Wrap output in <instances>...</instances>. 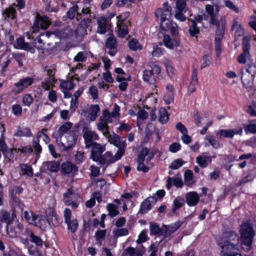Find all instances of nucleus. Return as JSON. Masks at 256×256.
<instances>
[{"label": "nucleus", "instance_id": "f257e3e1", "mask_svg": "<svg viewBox=\"0 0 256 256\" xmlns=\"http://www.w3.org/2000/svg\"><path fill=\"white\" fill-rule=\"evenodd\" d=\"M239 237L237 234L232 231L224 232L219 242L223 255L232 256L239 252Z\"/></svg>", "mask_w": 256, "mask_h": 256}, {"label": "nucleus", "instance_id": "f03ea898", "mask_svg": "<svg viewBox=\"0 0 256 256\" xmlns=\"http://www.w3.org/2000/svg\"><path fill=\"white\" fill-rule=\"evenodd\" d=\"M205 10L206 14L202 15L198 14L196 16L194 20L195 22H201L203 20H208L210 18L209 24L215 26L219 29H224L225 23V18L223 16L220 18V20H218L219 9L216 6L214 9L213 6L211 4H206L205 6Z\"/></svg>", "mask_w": 256, "mask_h": 256}, {"label": "nucleus", "instance_id": "7ed1b4c3", "mask_svg": "<svg viewBox=\"0 0 256 256\" xmlns=\"http://www.w3.org/2000/svg\"><path fill=\"white\" fill-rule=\"evenodd\" d=\"M90 20L89 18H84L81 20L78 29L75 30L74 31L72 30L70 34L68 32V30H62L58 28L50 32V33L47 32L46 36L49 37L50 34H54L60 40L66 39L70 36H74L77 37L80 34H82L86 32V28L90 24Z\"/></svg>", "mask_w": 256, "mask_h": 256}, {"label": "nucleus", "instance_id": "20e7f679", "mask_svg": "<svg viewBox=\"0 0 256 256\" xmlns=\"http://www.w3.org/2000/svg\"><path fill=\"white\" fill-rule=\"evenodd\" d=\"M240 234L242 241V248L246 251L251 248L253 238L254 236V231L248 222H244L240 226Z\"/></svg>", "mask_w": 256, "mask_h": 256}, {"label": "nucleus", "instance_id": "39448f33", "mask_svg": "<svg viewBox=\"0 0 256 256\" xmlns=\"http://www.w3.org/2000/svg\"><path fill=\"white\" fill-rule=\"evenodd\" d=\"M154 156V154L152 152H150L148 148H142L138 154L137 170L144 172H148L150 168L152 166L150 160Z\"/></svg>", "mask_w": 256, "mask_h": 256}, {"label": "nucleus", "instance_id": "423d86ee", "mask_svg": "<svg viewBox=\"0 0 256 256\" xmlns=\"http://www.w3.org/2000/svg\"><path fill=\"white\" fill-rule=\"evenodd\" d=\"M77 140V136L74 131H70L64 136L58 139L56 138V142L62 150H68L75 145Z\"/></svg>", "mask_w": 256, "mask_h": 256}, {"label": "nucleus", "instance_id": "0eeeda50", "mask_svg": "<svg viewBox=\"0 0 256 256\" xmlns=\"http://www.w3.org/2000/svg\"><path fill=\"white\" fill-rule=\"evenodd\" d=\"M104 150V148L102 145L98 143H94L92 145L91 158L94 162H98L100 164L106 165L108 157H110V152H106L102 156V154Z\"/></svg>", "mask_w": 256, "mask_h": 256}, {"label": "nucleus", "instance_id": "6e6552de", "mask_svg": "<svg viewBox=\"0 0 256 256\" xmlns=\"http://www.w3.org/2000/svg\"><path fill=\"white\" fill-rule=\"evenodd\" d=\"M64 197L66 205L72 206L74 208L78 206L81 199L78 194L74 192L72 188L68 189L67 192L64 194Z\"/></svg>", "mask_w": 256, "mask_h": 256}, {"label": "nucleus", "instance_id": "1a4fd4ad", "mask_svg": "<svg viewBox=\"0 0 256 256\" xmlns=\"http://www.w3.org/2000/svg\"><path fill=\"white\" fill-rule=\"evenodd\" d=\"M50 24V22L48 16H40L37 14L31 30L32 32L37 33L39 32L40 28L46 30L48 28Z\"/></svg>", "mask_w": 256, "mask_h": 256}, {"label": "nucleus", "instance_id": "9d476101", "mask_svg": "<svg viewBox=\"0 0 256 256\" xmlns=\"http://www.w3.org/2000/svg\"><path fill=\"white\" fill-rule=\"evenodd\" d=\"M118 20L116 25L118 28V36L121 38L124 37L128 33V24L129 21L126 19V16L120 15L116 17Z\"/></svg>", "mask_w": 256, "mask_h": 256}, {"label": "nucleus", "instance_id": "9b49d317", "mask_svg": "<svg viewBox=\"0 0 256 256\" xmlns=\"http://www.w3.org/2000/svg\"><path fill=\"white\" fill-rule=\"evenodd\" d=\"M83 138L84 140L86 148H89L94 144V140H98L99 136L96 132L88 128L84 129L83 133Z\"/></svg>", "mask_w": 256, "mask_h": 256}, {"label": "nucleus", "instance_id": "f8f14e48", "mask_svg": "<svg viewBox=\"0 0 256 256\" xmlns=\"http://www.w3.org/2000/svg\"><path fill=\"white\" fill-rule=\"evenodd\" d=\"M172 14V7L168 2L164 3L162 8H158L155 12L156 16L160 18V20L169 18Z\"/></svg>", "mask_w": 256, "mask_h": 256}, {"label": "nucleus", "instance_id": "ddd939ff", "mask_svg": "<svg viewBox=\"0 0 256 256\" xmlns=\"http://www.w3.org/2000/svg\"><path fill=\"white\" fill-rule=\"evenodd\" d=\"M145 252V247L143 245H138L136 248L132 246L127 248L122 256H143Z\"/></svg>", "mask_w": 256, "mask_h": 256}, {"label": "nucleus", "instance_id": "4468645a", "mask_svg": "<svg viewBox=\"0 0 256 256\" xmlns=\"http://www.w3.org/2000/svg\"><path fill=\"white\" fill-rule=\"evenodd\" d=\"M160 21V28L164 31L170 30L172 35H176L178 34V26L176 24L173 22L166 18Z\"/></svg>", "mask_w": 256, "mask_h": 256}, {"label": "nucleus", "instance_id": "2eb2a0df", "mask_svg": "<svg viewBox=\"0 0 256 256\" xmlns=\"http://www.w3.org/2000/svg\"><path fill=\"white\" fill-rule=\"evenodd\" d=\"M34 78L26 77L20 79L17 82L14 84V86L17 88L18 92H20L31 86L34 83Z\"/></svg>", "mask_w": 256, "mask_h": 256}, {"label": "nucleus", "instance_id": "dca6fc26", "mask_svg": "<svg viewBox=\"0 0 256 256\" xmlns=\"http://www.w3.org/2000/svg\"><path fill=\"white\" fill-rule=\"evenodd\" d=\"M0 217V220L2 222H5L6 224V228H8V226L12 224L14 218L16 217V214L14 211H2Z\"/></svg>", "mask_w": 256, "mask_h": 256}, {"label": "nucleus", "instance_id": "f3484780", "mask_svg": "<svg viewBox=\"0 0 256 256\" xmlns=\"http://www.w3.org/2000/svg\"><path fill=\"white\" fill-rule=\"evenodd\" d=\"M156 202L154 197L151 196L146 199L140 204L139 212L144 214L148 212Z\"/></svg>", "mask_w": 256, "mask_h": 256}, {"label": "nucleus", "instance_id": "a211bd4d", "mask_svg": "<svg viewBox=\"0 0 256 256\" xmlns=\"http://www.w3.org/2000/svg\"><path fill=\"white\" fill-rule=\"evenodd\" d=\"M22 217L29 223L38 226V216L31 211L26 210L24 212Z\"/></svg>", "mask_w": 256, "mask_h": 256}, {"label": "nucleus", "instance_id": "6ab92c4d", "mask_svg": "<svg viewBox=\"0 0 256 256\" xmlns=\"http://www.w3.org/2000/svg\"><path fill=\"white\" fill-rule=\"evenodd\" d=\"M199 196L196 192H190L186 196V202L190 206H194L198 204L199 202Z\"/></svg>", "mask_w": 256, "mask_h": 256}, {"label": "nucleus", "instance_id": "aec40b11", "mask_svg": "<svg viewBox=\"0 0 256 256\" xmlns=\"http://www.w3.org/2000/svg\"><path fill=\"white\" fill-rule=\"evenodd\" d=\"M241 79L243 86L248 90H250L254 86V77L244 72H242Z\"/></svg>", "mask_w": 256, "mask_h": 256}, {"label": "nucleus", "instance_id": "412c9836", "mask_svg": "<svg viewBox=\"0 0 256 256\" xmlns=\"http://www.w3.org/2000/svg\"><path fill=\"white\" fill-rule=\"evenodd\" d=\"M16 16V9L12 7L7 8L2 12V18L4 20L9 21L10 20H14Z\"/></svg>", "mask_w": 256, "mask_h": 256}, {"label": "nucleus", "instance_id": "4be33fe9", "mask_svg": "<svg viewBox=\"0 0 256 256\" xmlns=\"http://www.w3.org/2000/svg\"><path fill=\"white\" fill-rule=\"evenodd\" d=\"M242 133V128H240L238 130H234L233 129L229 130H221L218 134H220V136L226 138H232L235 134L241 135ZM216 133V134H218Z\"/></svg>", "mask_w": 256, "mask_h": 256}, {"label": "nucleus", "instance_id": "5701e85b", "mask_svg": "<svg viewBox=\"0 0 256 256\" xmlns=\"http://www.w3.org/2000/svg\"><path fill=\"white\" fill-rule=\"evenodd\" d=\"M172 184L178 188H181L183 186V182L180 178L174 176L172 178L168 177L166 180V186L168 190H170Z\"/></svg>", "mask_w": 256, "mask_h": 256}, {"label": "nucleus", "instance_id": "b1692460", "mask_svg": "<svg viewBox=\"0 0 256 256\" xmlns=\"http://www.w3.org/2000/svg\"><path fill=\"white\" fill-rule=\"evenodd\" d=\"M16 44L17 46H16V48L30 51L32 53L34 52V49L30 46L28 43L24 42L23 38H18L17 39Z\"/></svg>", "mask_w": 256, "mask_h": 256}, {"label": "nucleus", "instance_id": "393cba45", "mask_svg": "<svg viewBox=\"0 0 256 256\" xmlns=\"http://www.w3.org/2000/svg\"><path fill=\"white\" fill-rule=\"evenodd\" d=\"M72 126V124L70 122H66L62 124L58 130V139L62 138L64 134H68V132L71 129ZM53 137L55 138L54 134H53Z\"/></svg>", "mask_w": 256, "mask_h": 256}, {"label": "nucleus", "instance_id": "a878e982", "mask_svg": "<svg viewBox=\"0 0 256 256\" xmlns=\"http://www.w3.org/2000/svg\"><path fill=\"white\" fill-rule=\"evenodd\" d=\"M97 128L102 133L106 138L110 137V134L108 130V124L104 120H102V118H100L97 124Z\"/></svg>", "mask_w": 256, "mask_h": 256}, {"label": "nucleus", "instance_id": "bb28decb", "mask_svg": "<svg viewBox=\"0 0 256 256\" xmlns=\"http://www.w3.org/2000/svg\"><path fill=\"white\" fill-rule=\"evenodd\" d=\"M125 149L126 148H118V150L114 156H113L112 154L110 152V157H108L106 166L120 160L124 156Z\"/></svg>", "mask_w": 256, "mask_h": 256}, {"label": "nucleus", "instance_id": "cd10ccee", "mask_svg": "<svg viewBox=\"0 0 256 256\" xmlns=\"http://www.w3.org/2000/svg\"><path fill=\"white\" fill-rule=\"evenodd\" d=\"M100 112V108L98 104L92 105L89 108L88 118L91 121H94L98 116Z\"/></svg>", "mask_w": 256, "mask_h": 256}, {"label": "nucleus", "instance_id": "c85d7f7f", "mask_svg": "<svg viewBox=\"0 0 256 256\" xmlns=\"http://www.w3.org/2000/svg\"><path fill=\"white\" fill-rule=\"evenodd\" d=\"M30 233H32V231L28 228H26L24 232H22L21 234L18 236L20 242L24 246H28L29 244L30 240Z\"/></svg>", "mask_w": 256, "mask_h": 256}, {"label": "nucleus", "instance_id": "c756f323", "mask_svg": "<svg viewBox=\"0 0 256 256\" xmlns=\"http://www.w3.org/2000/svg\"><path fill=\"white\" fill-rule=\"evenodd\" d=\"M107 138L108 142L113 144L115 146L118 148H126V141L121 140L118 136L116 135L112 138L110 134V137Z\"/></svg>", "mask_w": 256, "mask_h": 256}, {"label": "nucleus", "instance_id": "7c9ffc66", "mask_svg": "<svg viewBox=\"0 0 256 256\" xmlns=\"http://www.w3.org/2000/svg\"><path fill=\"white\" fill-rule=\"evenodd\" d=\"M212 162V157L206 156H198L196 158V162L202 168H206Z\"/></svg>", "mask_w": 256, "mask_h": 256}, {"label": "nucleus", "instance_id": "2f4dec72", "mask_svg": "<svg viewBox=\"0 0 256 256\" xmlns=\"http://www.w3.org/2000/svg\"><path fill=\"white\" fill-rule=\"evenodd\" d=\"M97 24L98 25L97 32L100 34H104L106 30V19L104 17H100L97 20Z\"/></svg>", "mask_w": 256, "mask_h": 256}, {"label": "nucleus", "instance_id": "473e14b6", "mask_svg": "<svg viewBox=\"0 0 256 256\" xmlns=\"http://www.w3.org/2000/svg\"><path fill=\"white\" fill-rule=\"evenodd\" d=\"M46 168L50 172H57L60 168V164L58 161H49L44 163Z\"/></svg>", "mask_w": 256, "mask_h": 256}, {"label": "nucleus", "instance_id": "72a5a7b5", "mask_svg": "<svg viewBox=\"0 0 256 256\" xmlns=\"http://www.w3.org/2000/svg\"><path fill=\"white\" fill-rule=\"evenodd\" d=\"M180 226V222H177L166 226L164 229L165 237L166 238L170 236L171 234L175 232Z\"/></svg>", "mask_w": 256, "mask_h": 256}, {"label": "nucleus", "instance_id": "f704fd0d", "mask_svg": "<svg viewBox=\"0 0 256 256\" xmlns=\"http://www.w3.org/2000/svg\"><path fill=\"white\" fill-rule=\"evenodd\" d=\"M194 182L192 172L190 170H186L184 172V182L185 185L191 186Z\"/></svg>", "mask_w": 256, "mask_h": 256}, {"label": "nucleus", "instance_id": "c9c22d12", "mask_svg": "<svg viewBox=\"0 0 256 256\" xmlns=\"http://www.w3.org/2000/svg\"><path fill=\"white\" fill-rule=\"evenodd\" d=\"M143 80L149 84H154L155 81L154 73L150 69H146L143 71Z\"/></svg>", "mask_w": 256, "mask_h": 256}, {"label": "nucleus", "instance_id": "e433bc0d", "mask_svg": "<svg viewBox=\"0 0 256 256\" xmlns=\"http://www.w3.org/2000/svg\"><path fill=\"white\" fill-rule=\"evenodd\" d=\"M168 115L166 108H160L158 110V116L159 122L162 124H165L168 122Z\"/></svg>", "mask_w": 256, "mask_h": 256}, {"label": "nucleus", "instance_id": "4c0bfd02", "mask_svg": "<svg viewBox=\"0 0 256 256\" xmlns=\"http://www.w3.org/2000/svg\"><path fill=\"white\" fill-rule=\"evenodd\" d=\"M15 136H27L30 137L32 136L30 130L28 128H18L14 134Z\"/></svg>", "mask_w": 256, "mask_h": 256}, {"label": "nucleus", "instance_id": "58836bf2", "mask_svg": "<svg viewBox=\"0 0 256 256\" xmlns=\"http://www.w3.org/2000/svg\"><path fill=\"white\" fill-rule=\"evenodd\" d=\"M0 148L2 152L4 154L8 157L9 158L12 157V152L11 151L7 152L8 147L6 144L4 140V135L2 134L1 135V138H0Z\"/></svg>", "mask_w": 256, "mask_h": 256}, {"label": "nucleus", "instance_id": "ea45409f", "mask_svg": "<svg viewBox=\"0 0 256 256\" xmlns=\"http://www.w3.org/2000/svg\"><path fill=\"white\" fill-rule=\"evenodd\" d=\"M184 204V199L178 196L174 199L172 202V212L174 214L176 213V210L182 208Z\"/></svg>", "mask_w": 256, "mask_h": 256}, {"label": "nucleus", "instance_id": "a19ab883", "mask_svg": "<svg viewBox=\"0 0 256 256\" xmlns=\"http://www.w3.org/2000/svg\"><path fill=\"white\" fill-rule=\"evenodd\" d=\"M78 6L76 4H74L72 8H70L66 13L68 17L70 19H73L75 17L76 14V18L78 20V18L81 16V13L78 12Z\"/></svg>", "mask_w": 256, "mask_h": 256}, {"label": "nucleus", "instance_id": "79ce46f5", "mask_svg": "<svg viewBox=\"0 0 256 256\" xmlns=\"http://www.w3.org/2000/svg\"><path fill=\"white\" fill-rule=\"evenodd\" d=\"M54 78L48 77L41 82L42 88L46 90H48L54 86Z\"/></svg>", "mask_w": 256, "mask_h": 256}, {"label": "nucleus", "instance_id": "37998d69", "mask_svg": "<svg viewBox=\"0 0 256 256\" xmlns=\"http://www.w3.org/2000/svg\"><path fill=\"white\" fill-rule=\"evenodd\" d=\"M62 170L65 174H70L72 172L76 171L77 168L75 165L71 162H68L62 164Z\"/></svg>", "mask_w": 256, "mask_h": 256}, {"label": "nucleus", "instance_id": "c03bdc74", "mask_svg": "<svg viewBox=\"0 0 256 256\" xmlns=\"http://www.w3.org/2000/svg\"><path fill=\"white\" fill-rule=\"evenodd\" d=\"M188 21L191 22V25L188 29L190 34L192 36H194L199 32V28H198L196 23L194 20H188Z\"/></svg>", "mask_w": 256, "mask_h": 256}, {"label": "nucleus", "instance_id": "a18cd8bd", "mask_svg": "<svg viewBox=\"0 0 256 256\" xmlns=\"http://www.w3.org/2000/svg\"><path fill=\"white\" fill-rule=\"evenodd\" d=\"M204 139L208 140V142H206V146L211 145L214 148H218L220 146V144L218 141L214 138L212 136H206Z\"/></svg>", "mask_w": 256, "mask_h": 256}, {"label": "nucleus", "instance_id": "49530a36", "mask_svg": "<svg viewBox=\"0 0 256 256\" xmlns=\"http://www.w3.org/2000/svg\"><path fill=\"white\" fill-rule=\"evenodd\" d=\"M118 208V206L112 204H108L106 206V209L111 217H114L119 214Z\"/></svg>", "mask_w": 256, "mask_h": 256}, {"label": "nucleus", "instance_id": "de8ad7c7", "mask_svg": "<svg viewBox=\"0 0 256 256\" xmlns=\"http://www.w3.org/2000/svg\"><path fill=\"white\" fill-rule=\"evenodd\" d=\"M129 48L130 50L136 51L137 50H142V46L138 41L136 39H132L128 42Z\"/></svg>", "mask_w": 256, "mask_h": 256}, {"label": "nucleus", "instance_id": "09e8293b", "mask_svg": "<svg viewBox=\"0 0 256 256\" xmlns=\"http://www.w3.org/2000/svg\"><path fill=\"white\" fill-rule=\"evenodd\" d=\"M232 30H234L235 34L236 36H241L244 34V30L242 26L235 20L232 25Z\"/></svg>", "mask_w": 256, "mask_h": 256}, {"label": "nucleus", "instance_id": "8fccbe9b", "mask_svg": "<svg viewBox=\"0 0 256 256\" xmlns=\"http://www.w3.org/2000/svg\"><path fill=\"white\" fill-rule=\"evenodd\" d=\"M163 42L166 46L173 49L174 45V42L176 41L172 40L169 35L165 34L164 36Z\"/></svg>", "mask_w": 256, "mask_h": 256}, {"label": "nucleus", "instance_id": "3c124183", "mask_svg": "<svg viewBox=\"0 0 256 256\" xmlns=\"http://www.w3.org/2000/svg\"><path fill=\"white\" fill-rule=\"evenodd\" d=\"M60 87L64 90H70L74 87V84L72 80H62L60 84Z\"/></svg>", "mask_w": 256, "mask_h": 256}, {"label": "nucleus", "instance_id": "603ef678", "mask_svg": "<svg viewBox=\"0 0 256 256\" xmlns=\"http://www.w3.org/2000/svg\"><path fill=\"white\" fill-rule=\"evenodd\" d=\"M106 230H98L95 232L96 240L100 246L106 236Z\"/></svg>", "mask_w": 256, "mask_h": 256}, {"label": "nucleus", "instance_id": "864d4df0", "mask_svg": "<svg viewBox=\"0 0 256 256\" xmlns=\"http://www.w3.org/2000/svg\"><path fill=\"white\" fill-rule=\"evenodd\" d=\"M66 223L67 224L68 229L72 232L74 233L76 231L78 224L76 220L74 219Z\"/></svg>", "mask_w": 256, "mask_h": 256}, {"label": "nucleus", "instance_id": "5fc2aeb1", "mask_svg": "<svg viewBox=\"0 0 256 256\" xmlns=\"http://www.w3.org/2000/svg\"><path fill=\"white\" fill-rule=\"evenodd\" d=\"M185 162L180 158L174 160L170 164V168L172 170H177L181 167Z\"/></svg>", "mask_w": 256, "mask_h": 256}, {"label": "nucleus", "instance_id": "6e6d98bb", "mask_svg": "<svg viewBox=\"0 0 256 256\" xmlns=\"http://www.w3.org/2000/svg\"><path fill=\"white\" fill-rule=\"evenodd\" d=\"M12 56L16 61L18 63L19 66H23V60H24V54H22L13 53Z\"/></svg>", "mask_w": 256, "mask_h": 256}, {"label": "nucleus", "instance_id": "4d7b16f0", "mask_svg": "<svg viewBox=\"0 0 256 256\" xmlns=\"http://www.w3.org/2000/svg\"><path fill=\"white\" fill-rule=\"evenodd\" d=\"M46 131V130L44 128L41 131L39 132L37 134V140L39 141V139L42 138V140L46 143H48L50 141L49 137L44 132Z\"/></svg>", "mask_w": 256, "mask_h": 256}, {"label": "nucleus", "instance_id": "13d9d810", "mask_svg": "<svg viewBox=\"0 0 256 256\" xmlns=\"http://www.w3.org/2000/svg\"><path fill=\"white\" fill-rule=\"evenodd\" d=\"M113 234L115 236L120 237L127 236L128 234V231L127 228H120L114 230Z\"/></svg>", "mask_w": 256, "mask_h": 256}, {"label": "nucleus", "instance_id": "bf43d9fd", "mask_svg": "<svg viewBox=\"0 0 256 256\" xmlns=\"http://www.w3.org/2000/svg\"><path fill=\"white\" fill-rule=\"evenodd\" d=\"M102 120H104L106 123H112V118H113L112 114L108 110L105 109L102 112Z\"/></svg>", "mask_w": 256, "mask_h": 256}, {"label": "nucleus", "instance_id": "052dcab7", "mask_svg": "<svg viewBox=\"0 0 256 256\" xmlns=\"http://www.w3.org/2000/svg\"><path fill=\"white\" fill-rule=\"evenodd\" d=\"M245 74H247L254 77L256 74V65L254 64H248L246 65V72H245Z\"/></svg>", "mask_w": 256, "mask_h": 256}, {"label": "nucleus", "instance_id": "680f3d73", "mask_svg": "<svg viewBox=\"0 0 256 256\" xmlns=\"http://www.w3.org/2000/svg\"><path fill=\"white\" fill-rule=\"evenodd\" d=\"M48 221L50 224H52L54 226L58 224V222L56 213L52 212L51 214L48 216Z\"/></svg>", "mask_w": 256, "mask_h": 256}, {"label": "nucleus", "instance_id": "e2e57ef3", "mask_svg": "<svg viewBox=\"0 0 256 256\" xmlns=\"http://www.w3.org/2000/svg\"><path fill=\"white\" fill-rule=\"evenodd\" d=\"M148 239V236L146 235V232L142 230L138 235V238L136 240L138 245H142V243L146 242Z\"/></svg>", "mask_w": 256, "mask_h": 256}, {"label": "nucleus", "instance_id": "0e129e2a", "mask_svg": "<svg viewBox=\"0 0 256 256\" xmlns=\"http://www.w3.org/2000/svg\"><path fill=\"white\" fill-rule=\"evenodd\" d=\"M250 36H247L244 38L242 42V50L244 51L249 52L250 47Z\"/></svg>", "mask_w": 256, "mask_h": 256}, {"label": "nucleus", "instance_id": "69168bd1", "mask_svg": "<svg viewBox=\"0 0 256 256\" xmlns=\"http://www.w3.org/2000/svg\"><path fill=\"white\" fill-rule=\"evenodd\" d=\"M30 240L32 242L34 243L36 246H42V241L40 238L36 236L33 232L30 233Z\"/></svg>", "mask_w": 256, "mask_h": 256}, {"label": "nucleus", "instance_id": "338daca9", "mask_svg": "<svg viewBox=\"0 0 256 256\" xmlns=\"http://www.w3.org/2000/svg\"><path fill=\"white\" fill-rule=\"evenodd\" d=\"M250 56L249 52L244 51L238 58V61L240 64H245L246 62L247 58Z\"/></svg>", "mask_w": 256, "mask_h": 256}, {"label": "nucleus", "instance_id": "774afa93", "mask_svg": "<svg viewBox=\"0 0 256 256\" xmlns=\"http://www.w3.org/2000/svg\"><path fill=\"white\" fill-rule=\"evenodd\" d=\"M85 159L84 152L82 150L77 151L75 155V160L77 164H81Z\"/></svg>", "mask_w": 256, "mask_h": 256}]
</instances>
